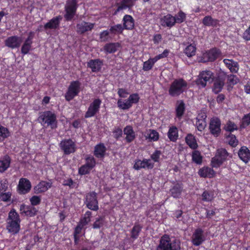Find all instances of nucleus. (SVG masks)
<instances>
[{"label": "nucleus", "instance_id": "nucleus-1", "mask_svg": "<svg viewBox=\"0 0 250 250\" xmlns=\"http://www.w3.org/2000/svg\"><path fill=\"white\" fill-rule=\"evenodd\" d=\"M6 223V229L9 232L13 234L19 232L20 230L21 219L15 209L13 208L9 211Z\"/></svg>", "mask_w": 250, "mask_h": 250}, {"label": "nucleus", "instance_id": "nucleus-2", "mask_svg": "<svg viewBox=\"0 0 250 250\" xmlns=\"http://www.w3.org/2000/svg\"><path fill=\"white\" fill-rule=\"evenodd\" d=\"M188 83L183 78L175 79L170 84L168 89L169 95L172 97H178L187 89Z\"/></svg>", "mask_w": 250, "mask_h": 250}, {"label": "nucleus", "instance_id": "nucleus-3", "mask_svg": "<svg viewBox=\"0 0 250 250\" xmlns=\"http://www.w3.org/2000/svg\"><path fill=\"white\" fill-rule=\"evenodd\" d=\"M180 249L179 241L170 238L167 235H164L160 240L159 245L156 250H179Z\"/></svg>", "mask_w": 250, "mask_h": 250}, {"label": "nucleus", "instance_id": "nucleus-4", "mask_svg": "<svg viewBox=\"0 0 250 250\" xmlns=\"http://www.w3.org/2000/svg\"><path fill=\"white\" fill-rule=\"evenodd\" d=\"M38 120L42 125H50L51 128H55L57 127L56 116L50 111L41 113Z\"/></svg>", "mask_w": 250, "mask_h": 250}, {"label": "nucleus", "instance_id": "nucleus-5", "mask_svg": "<svg viewBox=\"0 0 250 250\" xmlns=\"http://www.w3.org/2000/svg\"><path fill=\"white\" fill-rule=\"evenodd\" d=\"M77 0H67L64 6V19L66 21H71L75 17L78 7Z\"/></svg>", "mask_w": 250, "mask_h": 250}, {"label": "nucleus", "instance_id": "nucleus-6", "mask_svg": "<svg viewBox=\"0 0 250 250\" xmlns=\"http://www.w3.org/2000/svg\"><path fill=\"white\" fill-rule=\"evenodd\" d=\"M230 157L229 153L224 148H219L216 151L215 155L211 159V164L213 167H219L224 162Z\"/></svg>", "mask_w": 250, "mask_h": 250}, {"label": "nucleus", "instance_id": "nucleus-7", "mask_svg": "<svg viewBox=\"0 0 250 250\" xmlns=\"http://www.w3.org/2000/svg\"><path fill=\"white\" fill-rule=\"evenodd\" d=\"M81 83L78 81H72L65 94V99L67 101H70L78 95L81 91Z\"/></svg>", "mask_w": 250, "mask_h": 250}, {"label": "nucleus", "instance_id": "nucleus-8", "mask_svg": "<svg viewBox=\"0 0 250 250\" xmlns=\"http://www.w3.org/2000/svg\"><path fill=\"white\" fill-rule=\"evenodd\" d=\"M139 99L138 94H131L127 100L119 99L117 102L118 106L121 109H128L132 106L133 104H137Z\"/></svg>", "mask_w": 250, "mask_h": 250}, {"label": "nucleus", "instance_id": "nucleus-9", "mask_svg": "<svg viewBox=\"0 0 250 250\" xmlns=\"http://www.w3.org/2000/svg\"><path fill=\"white\" fill-rule=\"evenodd\" d=\"M221 53L220 49L216 47L211 48L203 53L201 61L203 62H213L219 57Z\"/></svg>", "mask_w": 250, "mask_h": 250}, {"label": "nucleus", "instance_id": "nucleus-10", "mask_svg": "<svg viewBox=\"0 0 250 250\" xmlns=\"http://www.w3.org/2000/svg\"><path fill=\"white\" fill-rule=\"evenodd\" d=\"M213 73L210 70H204L200 72L198 78L196 80V84L200 87H205L208 82L212 80Z\"/></svg>", "mask_w": 250, "mask_h": 250}, {"label": "nucleus", "instance_id": "nucleus-11", "mask_svg": "<svg viewBox=\"0 0 250 250\" xmlns=\"http://www.w3.org/2000/svg\"><path fill=\"white\" fill-rule=\"evenodd\" d=\"M61 149L65 154L74 153L76 149L75 143L71 139H64L60 143Z\"/></svg>", "mask_w": 250, "mask_h": 250}, {"label": "nucleus", "instance_id": "nucleus-12", "mask_svg": "<svg viewBox=\"0 0 250 250\" xmlns=\"http://www.w3.org/2000/svg\"><path fill=\"white\" fill-rule=\"evenodd\" d=\"M85 203L86 207L90 209L97 210L99 209L98 203L96 193L91 192L86 195Z\"/></svg>", "mask_w": 250, "mask_h": 250}, {"label": "nucleus", "instance_id": "nucleus-13", "mask_svg": "<svg viewBox=\"0 0 250 250\" xmlns=\"http://www.w3.org/2000/svg\"><path fill=\"white\" fill-rule=\"evenodd\" d=\"M31 187V183L28 179L21 178L19 181L18 191L21 194H25L30 191Z\"/></svg>", "mask_w": 250, "mask_h": 250}, {"label": "nucleus", "instance_id": "nucleus-14", "mask_svg": "<svg viewBox=\"0 0 250 250\" xmlns=\"http://www.w3.org/2000/svg\"><path fill=\"white\" fill-rule=\"evenodd\" d=\"M226 76L224 74H219L213 81L212 91L217 94L221 91L225 84Z\"/></svg>", "mask_w": 250, "mask_h": 250}, {"label": "nucleus", "instance_id": "nucleus-15", "mask_svg": "<svg viewBox=\"0 0 250 250\" xmlns=\"http://www.w3.org/2000/svg\"><path fill=\"white\" fill-rule=\"evenodd\" d=\"M95 25L94 23L86 22L84 21L77 24L76 31L78 34L83 35L85 33L92 31Z\"/></svg>", "mask_w": 250, "mask_h": 250}, {"label": "nucleus", "instance_id": "nucleus-16", "mask_svg": "<svg viewBox=\"0 0 250 250\" xmlns=\"http://www.w3.org/2000/svg\"><path fill=\"white\" fill-rule=\"evenodd\" d=\"M205 240V236L204 235V231L200 228L197 229L193 232L191 242L193 245L198 246L201 245Z\"/></svg>", "mask_w": 250, "mask_h": 250}, {"label": "nucleus", "instance_id": "nucleus-17", "mask_svg": "<svg viewBox=\"0 0 250 250\" xmlns=\"http://www.w3.org/2000/svg\"><path fill=\"white\" fill-rule=\"evenodd\" d=\"M209 130L214 136H218L221 132V121L216 117L212 118L210 121Z\"/></svg>", "mask_w": 250, "mask_h": 250}, {"label": "nucleus", "instance_id": "nucleus-18", "mask_svg": "<svg viewBox=\"0 0 250 250\" xmlns=\"http://www.w3.org/2000/svg\"><path fill=\"white\" fill-rule=\"evenodd\" d=\"M154 167V163L151 159H144L143 160L136 161L133 167L136 170L141 168L152 169Z\"/></svg>", "mask_w": 250, "mask_h": 250}, {"label": "nucleus", "instance_id": "nucleus-19", "mask_svg": "<svg viewBox=\"0 0 250 250\" xmlns=\"http://www.w3.org/2000/svg\"><path fill=\"white\" fill-rule=\"evenodd\" d=\"M62 17L61 15L53 17L44 25V28L47 29H58L59 28Z\"/></svg>", "mask_w": 250, "mask_h": 250}, {"label": "nucleus", "instance_id": "nucleus-20", "mask_svg": "<svg viewBox=\"0 0 250 250\" xmlns=\"http://www.w3.org/2000/svg\"><path fill=\"white\" fill-rule=\"evenodd\" d=\"M122 27L124 30H132L135 27V20L132 16L125 15L123 18Z\"/></svg>", "mask_w": 250, "mask_h": 250}, {"label": "nucleus", "instance_id": "nucleus-21", "mask_svg": "<svg viewBox=\"0 0 250 250\" xmlns=\"http://www.w3.org/2000/svg\"><path fill=\"white\" fill-rule=\"evenodd\" d=\"M21 43V38L17 36L9 37L5 41V45L12 49L19 47Z\"/></svg>", "mask_w": 250, "mask_h": 250}, {"label": "nucleus", "instance_id": "nucleus-22", "mask_svg": "<svg viewBox=\"0 0 250 250\" xmlns=\"http://www.w3.org/2000/svg\"><path fill=\"white\" fill-rule=\"evenodd\" d=\"M87 67L91 68L92 72H99L103 65V61L100 59H91L87 62Z\"/></svg>", "mask_w": 250, "mask_h": 250}, {"label": "nucleus", "instance_id": "nucleus-23", "mask_svg": "<svg viewBox=\"0 0 250 250\" xmlns=\"http://www.w3.org/2000/svg\"><path fill=\"white\" fill-rule=\"evenodd\" d=\"M160 23L162 26L171 28L176 23L173 16L170 14H167L160 19Z\"/></svg>", "mask_w": 250, "mask_h": 250}, {"label": "nucleus", "instance_id": "nucleus-24", "mask_svg": "<svg viewBox=\"0 0 250 250\" xmlns=\"http://www.w3.org/2000/svg\"><path fill=\"white\" fill-rule=\"evenodd\" d=\"M225 66L232 73H236L239 69V65L238 62L232 59H225L223 61Z\"/></svg>", "mask_w": 250, "mask_h": 250}, {"label": "nucleus", "instance_id": "nucleus-25", "mask_svg": "<svg viewBox=\"0 0 250 250\" xmlns=\"http://www.w3.org/2000/svg\"><path fill=\"white\" fill-rule=\"evenodd\" d=\"M51 187V183L46 181H41L34 187V192L36 194L44 192Z\"/></svg>", "mask_w": 250, "mask_h": 250}, {"label": "nucleus", "instance_id": "nucleus-26", "mask_svg": "<svg viewBox=\"0 0 250 250\" xmlns=\"http://www.w3.org/2000/svg\"><path fill=\"white\" fill-rule=\"evenodd\" d=\"M20 211L21 214L29 216H34L37 212V210L34 207L26 206L24 204L21 205Z\"/></svg>", "mask_w": 250, "mask_h": 250}, {"label": "nucleus", "instance_id": "nucleus-27", "mask_svg": "<svg viewBox=\"0 0 250 250\" xmlns=\"http://www.w3.org/2000/svg\"><path fill=\"white\" fill-rule=\"evenodd\" d=\"M238 154L240 159L245 163L250 161V150L246 146H242L239 150Z\"/></svg>", "mask_w": 250, "mask_h": 250}, {"label": "nucleus", "instance_id": "nucleus-28", "mask_svg": "<svg viewBox=\"0 0 250 250\" xmlns=\"http://www.w3.org/2000/svg\"><path fill=\"white\" fill-rule=\"evenodd\" d=\"M124 134L125 135V140L128 143L132 142L135 138V133L131 126H126L124 129Z\"/></svg>", "mask_w": 250, "mask_h": 250}, {"label": "nucleus", "instance_id": "nucleus-29", "mask_svg": "<svg viewBox=\"0 0 250 250\" xmlns=\"http://www.w3.org/2000/svg\"><path fill=\"white\" fill-rule=\"evenodd\" d=\"M120 47L119 42H110L106 43L104 46V50L106 53H114L116 52Z\"/></svg>", "mask_w": 250, "mask_h": 250}, {"label": "nucleus", "instance_id": "nucleus-30", "mask_svg": "<svg viewBox=\"0 0 250 250\" xmlns=\"http://www.w3.org/2000/svg\"><path fill=\"white\" fill-rule=\"evenodd\" d=\"M110 33V35L113 38L115 35H119L123 34L124 30L122 24H116L112 26H109L108 28Z\"/></svg>", "mask_w": 250, "mask_h": 250}, {"label": "nucleus", "instance_id": "nucleus-31", "mask_svg": "<svg viewBox=\"0 0 250 250\" xmlns=\"http://www.w3.org/2000/svg\"><path fill=\"white\" fill-rule=\"evenodd\" d=\"M218 22V20L213 19L211 16H206L202 20L203 24L206 26L216 27Z\"/></svg>", "mask_w": 250, "mask_h": 250}, {"label": "nucleus", "instance_id": "nucleus-32", "mask_svg": "<svg viewBox=\"0 0 250 250\" xmlns=\"http://www.w3.org/2000/svg\"><path fill=\"white\" fill-rule=\"evenodd\" d=\"M198 174L202 177L211 178L215 175V171L210 167H204L199 170Z\"/></svg>", "mask_w": 250, "mask_h": 250}, {"label": "nucleus", "instance_id": "nucleus-33", "mask_svg": "<svg viewBox=\"0 0 250 250\" xmlns=\"http://www.w3.org/2000/svg\"><path fill=\"white\" fill-rule=\"evenodd\" d=\"M146 139L150 142H155L158 140L159 135L157 131L153 129L147 130L145 134Z\"/></svg>", "mask_w": 250, "mask_h": 250}, {"label": "nucleus", "instance_id": "nucleus-34", "mask_svg": "<svg viewBox=\"0 0 250 250\" xmlns=\"http://www.w3.org/2000/svg\"><path fill=\"white\" fill-rule=\"evenodd\" d=\"M105 147L103 144H99L95 146L94 155L97 158H103L105 152Z\"/></svg>", "mask_w": 250, "mask_h": 250}, {"label": "nucleus", "instance_id": "nucleus-35", "mask_svg": "<svg viewBox=\"0 0 250 250\" xmlns=\"http://www.w3.org/2000/svg\"><path fill=\"white\" fill-rule=\"evenodd\" d=\"M182 191V187L179 184H176L173 186L170 189L171 196L175 198H179L181 196Z\"/></svg>", "mask_w": 250, "mask_h": 250}, {"label": "nucleus", "instance_id": "nucleus-36", "mask_svg": "<svg viewBox=\"0 0 250 250\" xmlns=\"http://www.w3.org/2000/svg\"><path fill=\"white\" fill-rule=\"evenodd\" d=\"M157 62L154 58H150L148 60L144 62L143 69L145 71H148L151 70L154 64Z\"/></svg>", "mask_w": 250, "mask_h": 250}, {"label": "nucleus", "instance_id": "nucleus-37", "mask_svg": "<svg viewBox=\"0 0 250 250\" xmlns=\"http://www.w3.org/2000/svg\"><path fill=\"white\" fill-rule=\"evenodd\" d=\"M186 142L187 145L192 149H195L198 146L195 137L192 134H188L187 136Z\"/></svg>", "mask_w": 250, "mask_h": 250}, {"label": "nucleus", "instance_id": "nucleus-38", "mask_svg": "<svg viewBox=\"0 0 250 250\" xmlns=\"http://www.w3.org/2000/svg\"><path fill=\"white\" fill-rule=\"evenodd\" d=\"M173 17L175 20V23L180 24L186 21L187 15L182 10H180Z\"/></svg>", "mask_w": 250, "mask_h": 250}, {"label": "nucleus", "instance_id": "nucleus-39", "mask_svg": "<svg viewBox=\"0 0 250 250\" xmlns=\"http://www.w3.org/2000/svg\"><path fill=\"white\" fill-rule=\"evenodd\" d=\"M167 135L170 141L173 142L176 141L178 137L177 128L175 126L170 127Z\"/></svg>", "mask_w": 250, "mask_h": 250}, {"label": "nucleus", "instance_id": "nucleus-40", "mask_svg": "<svg viewBox=\"0 0 250 250\" xmlns=\"http://www.w3.org/2000/svg\"><path fill=\"white\" fill-rule=\"evenodd\" d=\"M196 50L195 45L190 44L185 48L184 52L188 57H191L195 55Z\"/></svg>", "mask_w": 250, "mask_h": 250}, {"label": "nucleus", "instance_id": "nucleus-41", "mask_svg": "<svg viewBox=\"0 0 250 250\" xmlns=\"http://www.w3.org/2000/svg\"><path fill=\"white\" fill-rule=\"evenodd\" d=\"M10 160L9 157H5L0 160V172H2L6 170L9 167Z\"/></svg>", "mask_w": 250, "mask_h": 250}, {"label": "nucleus", "instance_id": "nucleus-42", "mask_svg": "<svg viewBox=\"0 0 250 250\" xmlns=\"http://www.w3.org/2000/svg\"><path fill=\"white\" fill-rule=\"evenodd\" d=\"M239 81L238 78L233 74H230L227 77V84L228 86L232 88Z\"/></svg>", "mask_w": 250, "mask_h": 250}, {"label": "nucleus", "instance_id": "nucleus-43", "mask_svg": "<svg viewBox=\"0 0 250 250\" xmlns=\"http://www.w3.org/2000/svg\"><path fill=\"white\" fill-rule=\"evenodd\" d=\"M99 38L102 42H106L109 39H111L112 37L110 35V33L109 29L103 30L100 32L99 35Z\"/></svg>", "mask_w": 250, "mask_h": 250}, {"label": "nucleus", "instance_id": "nucleus-44", "mask_svg": "<svg viewBox=\"0 0 250 250\" xmlns=\"http://www.w3.org/2000/svg\"><path fill=\"white\" fill-rule=\"evenodd\" d=\"M91 215V212L90 211H87L85 212L79 223L80 225H82V227L84 226L90 221Z\"/></svg>", "mask_w": 250, "mask_h": 250}, {"label": "nucleus", "instance_id": "nucleus-45", "mask_svg": "<svg viewBox=\"0 0 250 250\" xmlns=\"http://www.w3.org/2000/svg\"><path fill=\"white\" fill-rule=\"evenodd\" d=\"M227 141L229 144L232 147L236 146L239 143L235 136L233 134H230L227 137Z\"/></svg>", "mask_w": 250, "mask_h": 250}, {"label": "nucleus", "instance_id": "nucleus-46", "mask_svg": "<svg viewBox=\"0 0 250 250\" xmlns=\"http://www.w3.org/2000/svg\"><path fill=\"white\" fill-rule=\"evenodd\" d=\"M192 161L197 164H200L202 161V157L198 151L194 150L192 155Z\"/></svg>", "mask_w": 250, "mask_h": 250}, {"label": "nucleus", "instance_id": "nucleus-47", "mask_svg": "<svg viewBox=\"0 0 250 250\" xmlns=\"http://www.w3.org/2000/svg\"><path fill=\"white\" fill-rule=\"evenodd\" d=\"M237 125L230 121H229L224 126V129L229 132H232L237 130Z\"/></svg>", "mask_w": 250, "mask_h": 250}, {"label": "nucleus", "instance_id": "nucleus-48", "mask_svg": "<svg viewBox=\"0 0 250 250\" xmlns=\"http://www.w3.org/2000/svg\"><path fill=\"white\" fill-rule=\"evenodd\" d=\"M116 5L118 6L117 8L115 10L113 15H116L121 11L127 8H129L128 5H127L122 0L120 3H116Z\"/></svg>", "mask_w": 250, "mask_h": 250}, {"label": "nucleus", "instance_id": "nucleus-49", "mask_svg": "<svg viewBox=\"0 0 250 250\" xmlns=\"http://www.w3.org/2000/svg\"><path fill=\"white\" fill-rule=\"evenodd\" d=\"M202 196V200L206 202L211 201L214 198V194L211 191H205Z\"/></svg>", "mask_w": 250, "mask_h": 250}, {"label": "nucleus", "instance_id": "nucleus-50", "mask_svg": "<svg viewBox=\"0 0 250 250\" xmlns=\"http://www.w3.org/2000/svg\"><path fill=\"white\" fill-rule=\"evenodd\" d=\"M142 227L139 225H135L131 232V238L133 239H136L139 234V232L141 230Z\"/></svg>", "mask_w": 250, "mask_h": 250}, {"label": "nucleus", "instance_id": "nucleus-51", "mask_svg": "<svg viewBox=\"0 0 250 250\" xmlns=\"http://www.w3.org/2000/svg\"><path fill=\"white\" fill-rule=\"evenodd\" d=\"M101 104L102 101L100 99H95L90 104L88 109H99Z\"/></svg>", "mask_w": 250, "mask_h": 250}, {"label": "nucleus", "instance_id": "nucleus-52", "mask_svg": "<svg viewBox=\"0 0 250 250\" xmlns=\"http://www.w3.org/2000/svg\"><path fill=\"white\" fill-rule=\"evenodd\" d=\"M12 194L10 192H0V199L4 202L9 201L11 197Z\"/></svg>", "mask_w": 250, "mask_h": 250}, {"label": "nucleus", "instance_id": "nucleus-53", "mask_svg": "<svg viewBox=\"0 0 250 250\" xmlns=\"http://www.w3.org/2000/svg\"><path fill=\"white\" fill-rule=\"evenodd\" d=\"M32 44L26 42H24L21 48V52L22 54H27L31 48Z\"/></svg>", "mask_w": 250, "mask_h": 250}, {"label": "nucleus", "instance_id": "nucleus-54", "mask_svg": "<svg viewBox=\"0 0 250 250\" xmlns=\"http://www.w3.org/2000/svg\"><path fill=\"white\" fill-rule=\"evenodd\" d=\"M9 136V132L8 129L0 125V140L6 138Z\"/></svg>", "mask_w": 250, "mask_h": 250}, {"label": "nucleus", "instance_id": "nucleus-55", "mask_svg": "<svg viewBox=\"0 0 250 250\" xmlns=\"http://www.w3.org/2000/svg\"><path fill=\"white\" fill-rule=\"evenodd\" d=\"M91 170V168L84 164L79 168V173L81 175H85L89 173Z\"/></svg>", "mask_w": 250, "mask_h": 250}, {"label": "nucleus", "instance_id": "nucleus-56", "mask_svg": "<svg viewBox=\"0 0 250 250\" xmlns=\"http://www.w3.org/2000/svg\"><path fill=\"white\" fill-rule=\"evenodd\" d=\"M250 124V114H247L242 119V123L240 125L241 128H245Z\"/></svg>", "mask_w": 250, "mask_h": 250}, {"label": "nucleus", "instance_id": "nucleus-57", "mask_svg": "<svg viewBox=\"0 0 250 250\" xmlns=\"http://www.w3.org/2000/svg\"><path fill=\"white\" fill-rule=\"evenodd\" d=\"M170 53V50L167 49H166L164 51L154 57L155 59L157 62L158 60L167 57Z\"/></svg>", "mask_w": 250, "mask_h": 250}, {"label": "nucleus", "instance_id": "nucleus-58", "mask_svg": "<svg viewBox=\"0 0 250 250\" xmlns=\"http://www.w3.org/2000/svg\"><path fill=\"white\" fill-rule=\"evenodd\" d=\"M85 165L88 166L92 169L96 165V162L94 158L93 157H88L86 158Z\"/></svg>", "mask_w": 250, "mask_h": 250}, {"label": "nucleus", "instance_id": "nucleus-59", "mask_svg": "<svg viewBox=\"0 0 250 250\" xmlns=\"http://www.w3.org/2000/svg\"><path fill=\"white\" fill-rule=\"evenodd\" d=\"M207 124L206 121L197 120L196 125L198 130L200 131H203L206 126Z\"/></svg>", "mask_w": 250, "mask_h": 250}, {"label": "nucleus", "instance_id": "nucleus-60", "mask_svg": "<svg viewBox=\"0 0 250 250\" xmlns=\"http://www.w3.org/2000/svg\"><path fill=\"white\" fill-rule=\"evenodd\" d=\"M8 186V181L6 179H3L0 182V192H5Z\"/></svg>", "mask_w": 250, "mask_h": 250}, {"label": "nucleus", "instance_id": "nucleus-61", "mask_svg": "<svg viewBox=\"0 0 250 250\" xmlns=\"http://www.w3.org/2000/svg\"><path fill=\"white\" fill-rule=\"evenodd\" d=\"M161 155V152L160 150L155 151L151 155V160H153L155 162H158Z\"/></svg>", "mask_w": 250, "mask_h": 250}, {"label": "nucleus", "instance_id": "nucleus-62", "mask_svg": "<svg viewBox=\"0 0 250 250\" xmlns=\"http://www.w3.org/2000/svg\"><path fill=\"white\" fill-rule=\"evenodd\" d=\"M117 93L120 98H125L129 94L126 89L122 88H118Z\"/></svg>", "mask_w": 250, "mask_h": 250}, {"label": "nucleus", "instance_id": "nucleus-63", "mask_svg": "<svg viewBox=\"0 0 250 250\" xmlns=\"http://www.w3.org/2000/svg\"><path fill=\"white\" fill-rule=\"evenodd\" d=\"M31 204L33 206H36L41 202V198L37 196H33L30 199Z\"/></svg>", "mask_w": 250, "mask_h": 250}, {"label": "nucleus", "instance_id": "nucleus-64", "mask_svg": "<svg viewBox=\"0 0 250 250\" xmlns=\"http://www.w3.org/2000/svg\"><path fill=\"white\" fill-rule=\"evenodd\" d=\"M243 38L246 41L250 40V24L248 29H247L243 33Z\"/></svg>", "mask_w": 250, "mask_h": 250}]
</instances>
